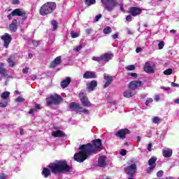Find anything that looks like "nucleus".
Wrapping results in <instances>:
<instances>
[{
	"label": "nucleus",
	"instance_id": "f257e3e1",
	"mask_svg": "<svg viewBox=\"0 0 179 179\" xmlns=\"http://www.w3.org/2000/svg\"><path fill=\"white\" fill-rule=\"evenodd\" d=\"M48 168H43L41 174L45 178H48L53 174H64V173H69L72 170V167L68 165L66 160H56L49 164Z\"/></svg>",
	"mask_w": 179,
	"mask_h": 179
},
{
	"label": "nucleus",
	"instance_id": "f03ea898",
	"mask_svg": "<svg viewBox=\"0 0 179 179\" xmlns=\"http://www.w3.org/2000/svg\"><path fill=\"white\" fill-rule=\"evenodd\" d=\"M79 149L81 151L74 155V160L78 163L85 162L88 156H92L93 154L96 155V150H94V148L90 143L81 145Z\"/></svg>",
	"mask_w": 179,
	"mask_h": 179
},
{
	"label": "nucleus",
	"instance_id": "7ed1b4c3",
	"mask_svg": "<svg viewBox=\"0 0 179 179\" xmlns=\"http://www.w3.org/2000/svg\"><path fill=\"white\" fill-rule=\"evenodd\" d=\"M57 9V3L54 1H48L45 3L39 9L41 16H47L51 15Z\"/></svg>",
	"mask_w": 179,
	"mask_h": 179
},
{
	"label": "nucleus",
	"instance_id": "20e7f679",
	"mask_svg": "<svg viewBox=\"0 0 179 179\" xmlns=\"http://www.w3.org/2000/svg\"><path fill=\"white\" fill-rule=\"evenodd\" d=\"M62 96L58 94L50 95V97L46 99L47 106H52V104H55V106H58V104L62 103Z\"/></svg>",
	"mask_w": 179,
	"mask_h": 179
},
{
	"label": "nucleus",
	"instance_id": "39448f33",
	"mask_svg": "<svg viewBox=\"0 0 179 179\" xmlns=\"http://www.w3.org/2000/svg\"><path fill=\"white\" fill-rule=\"evenodd\" d=\"M138 166L136 164H132L124 168V173L129 176V177H134L136 174Z\"/></svg>",
	"mask_w": 179,
	"mask_h": 179
},
{
	"label": "nucleus",
	"instance_id": "423d86ee",
	"mask_svg": "<svg viewBox=\"0 0 179 179\" xmlns=\"http://www.w3.org/2000/svg\"><path fill=\"white\" fill-rule=\"evenodd\" d=\"M14 16H26V12L22 8H16L7 15L8 20H12Z\"/></svg>",
	"mask_w": 179,
	"mask_h": 179
},
{
	"label": "nucleus",
	"instance_id": "0eeeda50",
	"mask_svg": "<svg viewBox=\"0 0 179 179\" xmlns=\"http://www.w3.org/2000/svg\"><path fill=\"white\" fill-rule=\"evenodd\" d=\"M103 5V8L106 9V10L111 11L115 6H117V2L115 1H112L110 3V1H113V0H101Z\"/></svg>",
	"mask_w": 179,
	"mask_h": 179
},
{
	"label": "nucleus",
	"instance_id": "6e6552de",
	"mask_svg": "<svg viewBox=\"0 0 179 179\" xmlns=\"http://www.w3.org/2000/svg\"><path fill=\"white\" fill-rule=\"evenodd\" d=\"M92 142V144L91 145L93 146L96 152V154L103 150V144L101 143V139L98 138L96 140H93Z\"/></svg>",
	"mask_w": 179,
	"mask_h": 179
},
{
	"label": "nucleus",
	"instance_id": "1a4fd4ad",
	"mask_svg": "<svg viewBox=\"0 0 179 179\" xmlns=\"http://www.w3.org/2000/svg\"><path fill=\"white\" fill-rule=\"evenodd\" d=\"M157 161V157H152L148 160V169H147L148 174H152V171L156 169V162Z\"/></svg>",
	"mask_w": 179,
	"mask_h": 179
},
{
	"label": "nucleus",
	"instance_id": "9d476101",
	"mask_svg": "<svg viewBox=\"0 0 179 179\" xmlns=\"http://www.w3.org/2000/svg\"><path fill=\"white\" fill-rule=\"evenodd\" d=\"M129 134H131V131H129V129H122L116 132L115 136H117V138H120V139H125V138H127V135Z\"/></svg>",
	"mask_w": 179,
	"mask_h": 179
},
{
	"label": "nucleus",
	"instance_id": "9b49d317",
	"mask_svg": "<svg viewBox=\"0 0 179 179\" xmlns=\"http://www.w3.org/2000/svg\"><path fill=\"white\" fill-rule=\"evenodd\" d=\"M143 83L141 80H133L129 83L128 88L130 89V90H136V89L141 87Z\"/></svg>",
	"mask_w": 179,
	"mask_h": 179
},
{
	"label": "nucleus",
	"instance_id": "f8f14e48",
	"mask_svg": "<svg viewBox=\"0 0 179 179\" xmlns=\"http://www.w3.org/2000/svg\"><path fill=\"white\" fill-rule=\"evenodd\" d=\"M1 38L4 42L5 48H8L9 44H10V42L12 41V36H10L9 34L6 33L1 37Z\"/></svg>",
	"mask_w": 179,
	"mask_h": 179
},
{
	"label": "nucleus",
	"instance_id": "ddd939ff",
	"mask_svg": "<svg viewBox=\"0 0 179 179\" xmlns=\"http://www.w3.org/2000/svg\"><path fill=\"white\" fill-rule=\"evenodd\" d=\"M82 94H83V93L80 94V100L83 106L84 107H92V103L89 101V98L86 96H82Z\"/></svg>",
	"mask_w": 179,
	"mask_h": 179
},
{
	"label": "nucleus",
	"instance_id": "4468645a",
	"mask_svg": "<svg viewBox=\"0 0 179 179\" xmlns=\"http://www.w3.org/2000/svg\"><path fill=\"white\" fill-rule=\"evenodd\" d=\"M5 64L0 63V80H2V78H6L9 73L8 69L3 68Z\"/></svg>",
	"mask_w": 179,
	"mask_h": 179
},
{
	"label": "nucleus",
	"instance_id": "2eb2a0df",
	"mask_svg": "<svg viewBox=\"0 0 179 179\" xmlns=\"http://www.w3.org/2000/svg\"><path fill=\"white\" fill-rule=\"evenodd\" d=\"M69 108L71 110V111H80V110H83V107H82L79 103H77L76 102H71L70 103L69 106Z\"/></svg>",
	"mask_w": 179,
	"mask_h": 179
},
{
	"label": "nucleus",
	"instance_id": "dca6fc26",
	"mask_svg": "<svg viewBox=\"0 0 179 179\" xmlns=\"http://www.w3.org/2000/svg\"><path fill=\"white\" fill-rule=\"evenodd\" d=\"M103 79L106 80L103 85V89H106V87H108L110 85L113 83V76H108L107 73L103 74Z\"/></svg>",
	"mask_w": 179,
	"mask_h": 179
},
{
	"label": "nucleus",
	"instance_id": "f3484780",
	"mask_svg": "<svg viewBox=\"0 0 179 179\" xmlns=\"http://www.w3.org/2000/svg\"><path fill=\"white\" fill-rule=\"evenodd\" d=\"M142 13V10L138 7H131L129 10V13L131 15V16H138V15H141Z\"/></svg>",
	"mask_w": 179,
	"mask_h": 179
},
{
	"label": "nucleus",
	"instance_id": "a211bd4d",
	"mask_svg": "<svg viewBox=\"0 0 179 179\" xmlns=\"http://www.w3.org/2000/svg\"><path fill=\"white\" fill-rule=\"evenodd\" d=\"M71 82H72L71 77H66V79L63 80L60 83V86L62 89H66V87H68V86H69L71 84Z\"/></svg>",
	"mask_w": 179,
	"mask_h": 179
},
{
	"label": "nucleus",
	"instance_id": "6ab92c4d",
	"mask_svg": "<svg viewBox=\"0 0 179 179\" xmlns=\"http://www.w3.org/2000/svg\"><path fill=\"white\" fill-rule=\"evenodd\" d=\"M146 73H155V69L152 66H150V62L148 61L143 68Z\"/></svg>",
	"mask_w": 179,
	"mask_h": 179
},
{
	"label": "nucleus",
	"instance_id": "aec40b11",
	"mask_svg": "<svg viewBox=\"0 0 179 179\" xmlns=\"http://www.w3.org/2000/svg\"><path fill=\"white\" fill-rule=\"evenodd\" d=\"M62 62V57L59 56L56 57L50 64V68H56L57 66L61 65Z\"/></svg>",
	"mask_w": 179,
	"mask_h": 179
},
{
	"label": "nucleus",
	"instance_id": "412c9836",
	"mask_svg": "<svg viewBox=\"0 0 179 179\" xmlns=\"http://www.w3.org/2000/svg\"><path fill=\"white\" fill-rule=\"evenodd\" d=\"M83 78L84 79H96L97 78V76H96V73L93 71H86L83 76Z\"/></svg>",
	"mask_w": 179,
	"mask_h": 179
},
{
	"label": "nucleus",
	"instance_id": "4be33fe9",
	"mask_svg": "<svg viewBox=\"0 0 179 179\" xmlns=\"http://www.w3.org/2000/svg\"><path fill=\"white\" fill-rule=\"evenodd\" d=\"M97 86V81L96 80H92L89 84H87V90L88 92H93L96 87Z\"/></svg>",
	"mask_w": 179,
	"mask_h": 179
},
{
	"label": "nucleus",
	"instance_id": "5701e85b",
	"mask_svg": "<svg viewBox=\"0 0 179 179\" xmlns=\"http://www.w3.org/2000/svg\"><path fill=\"white\" fill-rule=\"evenodd\" d=\"M114 58V54L113 53H104L102 55V59L103 62H108Z\"/></svg>",
	"mask_w": 179,
	"mask_h": 179
},
{
	"label": "nucleus",
	"instance_id": "b1692460",
	"mask_svg": "<svg viewBox=\"0 0 179 179\" xmlns=\"http://www.w3.org/2000/svg\"><path fill=\"white\" fill-rule=\"evenodd\" d=\"M9 29L13 33L17 31V20L16 19H14L11 24H9Z\"/></svg>",
	"mask_w": 179,
	"mask_h": 179
},
{
	"label": "nucleus",
	"instance_id": "393cba45",
	"mask_svg": "<svg viewBox=\"0 0 179 179\" xmlns=\"http://www.w3.org/2000/svg\"><path fill=\"white\" fill-rule=\"evenodd\" d=\"M162 155L164 157H171L173 155V150L165 148L162 151Z\"/></svg>",
	"mask_w": 179,
	"mask_h": 179
},
{
	"label": "nucleus",
	"instance_id": "a878e982",
	"mask_svg": "<svg viewBox=\"0 0 179 179\" xmlns=\"http://www.w3.org/2000/svg\"><path fill=\"white\" fill-rule=\"evenodd\" d=\"M16 57L14 55H10L7 59V62L9 64L10 68H13L16 65V62L15 61Z\"/></svg>",
	"mask_w": 179,
	"mask_h": 179
},
{
	"label": "nucleus",
	"instance_id": "bb28decb",
	"mask_svg": "<svg viewBox=\"0 0 179 179\" xmlns=\"http://www.w3.org/2000/svg\"><path fill=\"white\" fill-rule=\"evenodd\" d=\"M52 136L55 138H64L65 134L63 131L56 130L55 131L52 133Z\"/></svg>",
	"mask_w": 179,
	"mask_h": 179
},
{
	"label": "nucleus",
	"instance_id": "cd10ccee",
	"mask_svg": "<svg viewBox=\"0 0 179 179\" xmlns=\"http://www.w3.org/2000/svg\"><path fill=\"white\" fill-rule=\"evenodd\" d=\"M98 166L99 167H104V166H106V156H102L99 158Z\"/></svg>",
	"mask_w": 179,
	"mask_h": 179
},
{
	"label": "nucleus",
	"instance_id": "c85d7f7f",
	"mask_svg": "<svg viewBox=\"0 0 179 179\" xmlns=\"http://www.w3.org/2000/svg\"><path fill=\"white\" fill-rule=\"evenodd\" d=\"M123 96L127 99H129V97H132L134 96V94H132V92L127 90L123 93Z\"/></svg>",
	"mask_w": 179,
	"mask_h": 179
},
{
	"label": "nucleus",
	"instance_id": "c756f323",
	"mask_svg": "<svg viewBox=\"0 0 179 179\" xmlns=\"http://www.w3.org/2000/svg\"><path fill=\"white\" fill-rule=\"evenodd\" d=\"M162 118L157 116L153 117L152 119V124H159V122H162Z\"/></svg>",
	"mask_w": 179,
	"mask_h": 179
},
{
	"label": "nucleus",
	"instance_id": "7c9ffc66",
	"mask_svg": "<svg viewBox=\"0 0 179 179\" xmlns=\"http://www.w3.org/2000/svg\"><path fill=\"white\" fill-rule=\"evenodd\" d=\"M10 94V92H3L1 94V97L3 100H6V99H8V97H9Z\"/></svg>",
	"mask_w": 179,
	"mask_h": 179
},
{
	"label": "nucleus",
	"instance_id": "2f4dec72",
	"mask_svg": "<svg viewBox=\"0 0 179 179\" xmlns=\"http://www.w3.org/2000/svg\"><path fill=\"white\" fill-rule=\"evenodd\" d=\"M92 61H95L96 62H101V61H103V55L99 57L94 56L92 57Z\"/></svg>",
	"mask_w": 179,
	"mask_h": 179
},
{
	"label": "nucleus",
	"instance_id": "473e14b6",
	"mask_svg": "<svg viewBox=\"0 0 179 179\" xmlns=\"http://www.w3.org/2000/svg\"><path fill=\"white\" fill-rule=\"evenodd\" d=\"M103 31L104 34H110V33L113 31V29L110 27H106V28L103 29Z\"/></svg>",
	"mask_w": 179,
	"mask_h": 179
},
{
	"label": "nucleus",
	"instance_id": "72a5a7b5",
	"mask_svg": "<svg viewBox=\"0 0 179 179\" xmlns=\"http://www.w3.org/2000/svg\"><path fill=\"white\" fill-rule=\"evenodd\" d=\"M85 5H87V6H90L91 5H94V3H96V0H85Z\"/></svg>",
	"mask_w": 179,
	"mask_h": 179
},
{
	"label": "nucleus",
	"instance_id": "f704fd0d",
	"mask_svg": "<svg viewBox=\"0 0 179 179\" xmlns=\"http://www.w3.org/2000/svg\"><path fill=\"white\" fill-rule=\"evenodd\" d=\"M52 25L53 26V31H55V30L58 29V22L55 20H52Z\"/></svg>",
	"mask_w": 179,
	"mask_h": 179
},
{
	"label": "nucleus",
	"instance_id": "c9c22d12",
	"mask_svg": "<svg viewBox=\"0 0 179 179\" xmlns=\"http://www.w3.org/2000/svg\"><path fill=\"white\" fill-rule=\"evenodd\" d=\"M171 73H173V69H168L164 71V75H166L167 76L171 75Z\"/></svg>",
	"mask_w": 179,
	"mask_h": 179
},
{
	"label": "nucleus",
	"instance_id": "e433bc0d",
	"mask_svg": "<svg viewBox=\"0 0 179 179\" xmlns=\"http://www.w3.org/2000/svg\"><path fill=\"white\" fill-rule=\"evenodd\" d=\"M15 103H23L24 101V98L22 96H18L17 99H15Z\"/></svg>",
	"mask_w": 179,
	"mask_h": 179
},
{
	"label": "nucleus",
	"instance_id": "4c0bfd02",
	"mask_svg": "<svg viewBox=\"0 0 179 179\" xmlns=\"http://www.w3.org/2000/svg\"><path fill=\"white\" fill-rule=\"evenodd\" d=\"M71 36L72 38H76L77 37H79V36H80V34H79L78 33H75L73 31H71Z\"/></svg>",
	"mask_w": 179,
	"mask_h": 179
},
{
	"label": "nucleus",
	"instance_id": "58836bf2",
	"mask_svg": "<svg viewBox=\"0 0 179 179\" xmlns=\"http://www.w3.org/2000/svg\"><path fill=\"white\" fill-rule=\"evenodd\" d=\"M126 69H127V71H135V65H129L126 67Z\"/></svg>",
	"mask_w": 179,
	"mask_h": 179
},
{
	"label": "nucleus",
	"instance_id": "ea45409f",
	"mask_svg": "<svg viewBox=\"0 0 179 179\" xmlns=\"http://www.w3.org/2000/svg\"><path fill=\"white\" fill-rule=\"evenodd\" d=\"M164 47V41H160L158 44L159 50H163Z\"/></svg>",
	"mask_w": 179,
	"mask_h": 179
},
{
	"label": "nucleus",
	"instance_id": "a19ab883",
	"mask_svg": "<svg viewBox=\"0 0 179 179\" xmlns=\"http://www.w3.org/2000/svg\"><path fill=\"white\" fill-rule=\"evenodd\" d=\"M164 174V172L163 171H159L157 173V177H158L159 178H160V177H163V175Z\"/></svg>",
	"mask_w": 179,
	"mask_h": 179
},
{
	"label": "nucleus",
	"instance_id": "79ce46f5",
	"mask_svg": "<svg viewBox=\"0 0 179 179\" xmlns=\"http://www.w3.org/2000/svg\"><path fill=\"white\" fill-rule=\"evenodd\" d=\"M150 103H153V99L152 98H148L146 101H145V106H149Z\"/></svg>",
	"mask_w": 179,
	"mask_h": 179
},
{
	"label": "nucleus",
	"instance_id": "37998d69",
	"mask_svg": "<svg viewBox=\"0 0 179 179\" xmlns=\"http://www.w3.org/2000/svg\"><path fill=\"white\" fill-rule=\"evenodd\" d=\"M129 76H132L133 78H138V74L136 73H128Z\"/></svg>",
	"mask_w": 179,
	"mask_h": 179
},
{
	"label": "nucleus",
	"instance_id": "c03bdc74",
	"mask_svg": "<svg viewBox=\"0 0 179 179\" xmlns=\"http://www.w3.org/2000/svg\"><path fill=\"white\" fill-rule=\"evenodd\" d=\"M121 156H127V150L122 149L120 150Z\"/></svg>",
	"mask_w": 179,
	"mask_h": 179
},
{
	"label": "nucleus",
	"instance_id": "a18cd8bd",
	"mask_svg": "<svg viewBox=\"0 0 179 179\" xmlns=\"http://www.w3.org/2000/svg\"><path fill=\"white\" fill-rule=\"evenodd\" d=\"M81 50L82 45L77 46L74 48V51H76V52H79V51H80Z\"/></svg>",
	"mask_w": 179,
	"mask_h": 179
},
{
	"label": "nucleus",
	"instance_id": "49530a36",
	"mask_svg": "<svg viewBox=\"0 0 179 179\" xmlns=\"http://www.w3.org/2000/svg\"><path fill=\"white\" fill-rule=\"evenodd\" d=\"M0 107L2 108H5V107H8V102L0 103Z\"/></svg>",
	"mask_w": 179,
	"mask_h": 179
},
{
	"label": "nucleus",
	"instance_id": "de8ad7c7",
	"mask_svg": "<svg viewBox=\"0 0 179 179\" xmlns=\"http://www.w3.org/2000/svg\"><path fill=\"white\" fill-rule=\"evenodd\" d=\"M8 176L5 173H1L0 174V179H7Z\"/></svg>",
	"mask_w": 179,
	"mask_h": 179
},
{
	"label": "nucleus",
	"instance_id": "09e8293b",
	"mask_svg": "<svg viewBox=\"0 0 179 179\" xmlns=\"http://www.w3.org/2000/svg\"><path fill=\"white\" fill-rule=\"evenodd\" d=\"M35 109H36L38 111H40L41 110V106L38 103H36L34 106Z\"/></svg>",
	"mask_w": 179,
	"mask_h": 179
},
{
	"label": "nucleus",
	"instance_id": "8fccbe9b",
	"mask_svg": "<svg viewBox=\"0 0 179 179\" xmlns=\"http://www.w3.org/2000/svg\"><path fill=\"white\" fill-rule=\"evenodd\" d=\"M102 16L103 15L101 14L96 15L95 17V22H99V20H100V19H101Z\"/></svg>",
	"mask_w": 179,
	"mask_h": 179
},
{
	"label": "nucleus",
	"instance_id": "3c124183",
	"mask_svg": "<svg viewBox=\"0 0 179 179\" xmlns=\"http://www.w3.org/2000/svg\"><path fill=\"white\" fill-rule=\"evenodd\" d=\"M80 113H83L84 114H89V110L83 108L80 110Z\"/></svg>",
	"mask_w": 179,
	"mask_h": 179
},
{
	"label": "nucleus",
	"instance_id": "603ef678",
	"mask_svg": "<svg viewBox=\"0 0 179 179\" xmlns=\"http://www.w3.org/2000/svg\"><path fill=\"white\" fill-rule=\"evenodd\" d=\"M32 44L33 45H34L35 47H38L40 43L38 41H32Z\"/></svg>",
	"mask_w": 179,
	"mask_h": 179
},
{
	"label": "nucleus",
	"instance_id": "864d4df0",
	"mask_svg": "<svg viewBox=\"0 0 179 179\" xmlns=\"http://www.w3.org/2000/svg\"><path fill=\"white\" fill-rule=\"evenodd\" d=\"M126 20H127V22H131L132 21V16H131V15H127V17H126Z\"/></svg>",
	"mask_w": 179,
	"mask_h": 179
},
{
	"label": "nucleus",
	"instance_id": "5fc2aeb1",
	"mask_svg": "<svg viewBox=\"0 0 179 179\" xmlns=\"http://www.w3.org/2000/svg\"><path fill=\"white\" fill-rule=\"evenodd\" d=\"M152 146H153V145H152V143H150L148 144V148H147L148 152H152Z\"/></svg>",
	"mask_w": 179,
	"mask_h": 179
},
{
	"label": "nucleus",
	"instance_id": "6e6d98bb",
	"mask_svg": "<svg viewBox=\"0 0 179 179\" xmlns=\"http://www.w3.org/2000/svg\"><path fill=\"white\" fill-rule=\"evenodd\" d=\"M171 85L172 87H179V84H177L176 83L172 82L171 83Z\"/></svg>",
	"mask_w": 179,
	"mask_h": 179
},
{
	"label": "nucleus",
	"instance_id": "4d7b16f0",
	"mask_svg": "<svg viewBox=\"0 0 179 179\" xmlns=\"http://www.w3.org/2000/svg\"><path fill=\"white\" fill-rule=\"evenodd\" d=\"M29 73V68H25L22 69V73L26 74Z\"/></svg>",
	"mask_w": 179,
	"mask_h": 179
},
{
	"label": "nucleus",
	"instance_id": "13d9d810",
	"mask_svg": "<svg viewBox=\"0 0 179 179\" xmlns=\"http://www.w3.org/2000/svg\"><path fill=\"white\" fill-rule=\"evenodd\" d=\"M92 31H93V29H88L85 30V33H87V34H92Z\"/></svg>",
	"mask_w": 179,
	"mask_h": 179
},
{
	"label": "nucleus",
	"instance_id": "bf43d9fd",
	"mask_svg": "<svg viewBox=\"0 0 179 179\" xmlns=\"http://www.w3.org/2000/svg\"><path fill=\"white\" fill-rule=\"evenodd\" d=\"M142 51V48H136V52H137V54H139V52H141Z\"/></svg>",
	"mask_w": 179,
	"mask_h": 179
},
{
	"label": "nucleus",
	"instance_id": "052dcab7",
	"mask_svg": "<svg viewBox=\"0 0 179 179\" xmlns=\"http://www.w3.org/2000/svg\"><path fill=\"white\" fill-rule=\"evenodd\" d=\"M120 10L123 12V13H125V10H124V5L123 4H120Z\"/></svg>",
	"mask_w": 179,
	"mask_h": 179
},
{
	"label": "nucleus",
	"instance_id": "680f3d73",
	"mask_svg": "<svg viewBox=\"0 0 179 179\" xmlns=\"http://www.w3.org/2000/svg\"><path fill=\"white\" fill-rule=\"evenodd\" d=\"M20 3L19 0H13V5H18Z\"/></svg>",
	"mask_w": 179,
	"mask_h": 179
},
{
	"label": "nucleus",
	"instance_id": "e2e57ef3",
	"mask_svg": "<svg viewBox=\"0 0 179 179\" xmlns=\"http://www.w3.org/2000/svg\"><path fill=\"white\" fill-rule=\"evenodd\" d=\"M113 40H115L117 38H118V34H114L113 36H112Z\"/></svg>",
	"mask_w": 179,
	"mask_h": 179
},
{
	"label": "nucleus",
	"instance_id": "0e129e2a",
	"mask_svg": "<svg viewBox=\"0 0 179 179\" xmlns=\"http://www.w3.org/2000/svg\"><path fill=\"white\" fill-rule=\"evenodd\" d=\"M155 101H159L160 100V96L156 95L155 98Z\"/></svg>",
	"mask_w": 179,
	"mask_h": 179
},
{
	"label": "nucleus",
	"instance_id": "69168bd1",
	"mask_svg": "<svg viewBox=\"0 0 179 179\" xmlns=\"http://www.w3.org/2000/svg\"><path fill=\"white\" fill-rule=\"evenodd\" d=\"M20 135H23V134H24V130L23 129H20Z\"/></svg>",
	"mask_w": 179,
	"mask_h": 179
},
{
	"label": "nucleus",
	"instance_id": "338daca9",
	"mask_svg": "<svg viewBox=\"0 0 179 179\" xmlns=\"http://www.w3.org/2000/svg\"><path fill=\"white\" fill-rule=\"evenodd\" d=\"M163 89H164V90H166V92H169V90H170V87H164Z\"/></svg>",
	"mask_w": 179,
	"mask_h": 179
},
{
	"label": "nucleus",
	"instance_id": "774afa93",
	"mask_svg": "<svg viewBox=\"0 0 179 179\" xmlns=\"http://www.w3.org/2000/svg\"><path fill=\"white\" fill-rule=\"evenodd\" d=\"M34 113V110L33 109H30L29 111V114H33Z\"/></svg>",
	"mask_w": 179,
	"mask_h": 179
}]
</instances>
